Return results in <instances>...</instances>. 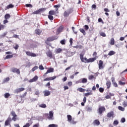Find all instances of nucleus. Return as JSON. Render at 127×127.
Wrapping results in <instances>:
<instances>
[{
  "instance_id": "1",
  "label": "nucleus",
  "mask_w": 127,
  "mask_h": 127,
  "mask_svg": "<svg viewBox=\"0 0 127 127\" xmlns=\"http://www.w3.org/2000/svg\"><path fill=\"white\" fill-rule=\"evenodd\" d=\"M79 57L81 62L83 63H90L94 62V61H95V60L97 59L96 58H92L89 59H87V58H84V55L81 54L79 55Z\"/></svg>"
},
{
  "instance_id": "2",
  "label": "nucleus",
  "mask_w": 127,
  "mask_h": 127,
  "mask_svg": "<svg viewBox=\"0 0 127 127\" xmlns=\"http://www.w3.org/2000/svg\"><path fill=\"white\" fill-rule=\"evenodd\" d=\"M11 115L12 116H13L11 119H12L13 122H16V121L18 120V118H17V115H16V113H15V112L12 111L11 112Z\"/></svg>"
},
{
  "instance_id": "3",
  "label": "nucleus",
  "mask_w": 127,
  "mask_h": 127,
  "mask_svg": "<svg viewBox=\"0 0 127 127\" xmlns=\"http://www.w3.org/2000/svg\"><path fill=\"white\" fill-rule=\"evenodd\" d=\"M73 12V9H69L67 11H65L64 13V17H68V16Z\"/></svg>"
},
{
  "instance_id": "4",
  "label": "nucleus",
  "mask_w": 127,
  "mask_h": 127,
  "mask_svg": "<svg viewBox=\"0 0 127 127\" xmlns=\"http://www.w3.org/2000/svg\"><path fill=\"white\" fill-rule=\"evenodd\" d=\"M12 121L10 116L8 117L7 120L5 121L4 123L5 127H7V126H10V122Z\"/></svg>"
},
{
  "instance_id": "5",
  "label": "nucleus",
  "mask_w": 127,
  "mask_h": 127,
  "mask_svg": "<svg viewBox=\"0 0 127 127\" xmlns=\"http://www.w3.org/2000/svg\"><path fill=\"white\" fill-rule=\"evenodd\" d=\"M106 111V108L104 106L99 107L98 112L99 115H102L103 113H104Z\"/></svg>"
},
{
  "instance_id": "6",
  "label": "nucleus",
  "mask_w": 127,
  "mask_h": 127,
  "mask_svg": "<svg viewBox=\"0 0 127 127\" xmlns=\"http://www.w3.org/2000/svg\"><path fill=\"white\" fill-rule=\"evenodd\" d=\"M24 90H25V88H24L23 87L18 88L16 89L14 91V94H18L19 93H21V92H23V91H24Z\"/></svg>"
},
{
  "instance_id": "7",
  "label": "nucleus",
  "mask_w": 127,
  "mask_h": 127,
  "mask_svg": "<svg viewBox=\"0 0 127 127\" xmlns=\"http://www.w3.org/2000/svg\"><path fill=\"white\" fill-rule=\"evenodd\" d=\"M25 53L27 56H30L31 57H36L37 56L35 53H33L30 51H26Z\"/></svg>"
},
{
  "instance_id": "8",
  "label": "nucleus",
  "mask_w": 127,
  "mask_h": 127,
  "mask_svg": "<svg viewBox=\"0 0 127 127\" xmlns=\"http://www.w3.org/2000/svg\"><path fill=\"white\" fill-rule=\"evenodd\" d=\"M98 66L99 70H102L104 69V62L102 60H100L98 64Z\"/></svg>"
},
{
  "instance_id": "9",
  "label": "nucleus",
  "mask_w": 127,
  "mask_h": 127,
  "mask_svg": "<svg viewBox=\"0 0 127 127\" xmlns=\"http://www.w3.org/2000/svg\"><path fill=\"white\" fill-rule=\"evenodd\" d=\"M107 117L109 119H111V118L114 119V118H115V113H114V111H111L110 112L107 114Z\"/></svg>"
},
{
  "instance_id": "10",
  "label": "nucleus",
  "mask_w": 127,
  "mask_h": 127,
  "mask_svg": "<svg viewBox=\"0 0 127 127\" xmlns=\"http://www.w3.org/2000/svg\"><path fill=\"white\" fill-rule=\"evenodd\" d=\"M58 39V37L57 36L50 37L47 38V41L48 42L54 41V40H56Z\"/></svg>"
},
{
  "instance_id": "11",
  "label": "nucleus",
  "mask_w": 127,
  "mask_h": 127,
  "mask_svg": "<svg viewBox=\"0 0 127 127\" xmlns=\"http://www.w3.org/2000/svg\"><path fill=\"white\" fill-rule=\"evenodd\" d=\"M87 82H88V79L85 78H83L77 81L76 83L78 84H79V83H83V84H85V83H87Z\"/></svg>"
},
{
  "instance_id": "12",
  "label": "nucleus",
  "mask_w": 127,
  "mask_h": 127,
  "mask_svg": "<svg viewBox=\"0 0 127 127\" xmlns=\"http://www.w3.org/2000/svg\"><path fill=\"white\" fill-rule=\"evenodd\" d=\"M47 115L48 116V119L49 120H54V118H53V112L52 111H50L49 112V114H47Z\"/></svg>"
},
{
  "instance_id": "13",
  "label": "nucleus",
  "mask_w": 127,
  "mask_h": 127,
  "mask_svg": "<svg viewBox=\"0 0 127 127\" xmlns=\"http://www.w3.org/2000/svg\"><path fill=\"white\" fill-rule=\"evenodd\" d=\"M11 71L13 73H16L17 74H20V70L19 69H17L15 67H12L11 68Z\"/></svg>"
},
{
  "instance_id": "14",
  "label": "nucleus",
  "mask_w": 127,
  "mask_h": 127,
  "mask_svg": "<svg viewBox=\"0 0 127 127\" xmlns=\"http://www.w3.org/2000/svg\"><path fill=\"white\" fill-rule=\"evenodd\" d=\"M54 72V68H49L47 72L43 75V76L44 77H45V76H46V75H47V74H48V73H52Z\"/></svg>"
},
{
  "instance_id": "15",
  "label": "nucleus",
  "mask_w": 127,
  "mask_h": 127,
  "mask_svg": "<svg viewBox=\"0 0 127 127\" xmlns=\"http://www.w3.org/2000/svg\"><path fill=\"white\" fill-rule=\"evenodd\" d=\"M38 80V76L37 75H35L32 79L29 80V82L30 83H32L33 82H36Z\"/></svg>"
},
{
  "instance_id": "16",
  "label": "nucleus",
  "mask_w": 127,
  "mask_h": 127,
  "mask_svg": "<svg viewBox=\"0 0 127 127\" xmlns=\"http://www.w3.org/2000/svg\"><path fill=\"white\" fill-rule=\"evenodd\" d=\"M67 118L68 123H70V124H74V122H72V116L71 115H67Z\"/></svg>"
},
{
  "instance_id": "17",
  "label": "nucleus",
  "mask_w": 127,
  "mask_h": 127,
  "mask_svg": "<svg viewBox=\"0 0 127 127\" xmlns=\"http://www.w3.org/2000/svg\"><path fill=\"white\" fill-rule=\"evenodd\" d=\"M100 124L101 123H100V121H99V120H95L93 122V126H100Z\"/></svg>"
},
{
  "instance_id": "18",
  "label": "nucleus",
  "mask_w": 127,
  "mask_h": 127,
  "mask_svg": "<svg viewBox=\"0 0 127 127\" xmlns=\"http://www.w3.org/2000/svg\"><path fill=\"white\" fill-rule=\"evenodd\" d=\"M106 85L107 87V89H110L111 88V86H112V83L111 82V81L107 80L106 81Z\"/></svg>"
},
{
  "instance_id": "19",
  "label": "nucleus",
  "mask_w": 127,
  "mask_h": 127,
  "mask_svg": "<svg viewBox=\"0 0 127 127\" xmlns=\"http://www.w3.org/2000/svg\"><path fill=\"white\" fill-rule=\"evenodd\" d=\"M13 7H14V5L12 4H10L5 7V10H6V9H9V8H12Z\"/></svg>"
},
{
  "instance_id": "20",
  "label": "nucleus",
  "mask_w": 127,
  "mask_h": 127,
  "mask_svg": "<svg viewBox=\"0 0 127 127\" xmlns=\"http://www.w3.org/2000/svg\"><path fill=\"white\" fill-rule=\"evenodd\" d=\"M44 96L47 97L48 96H50L51 93L50 91L48 90H45L44 91Z\"/></svg>"
},
{
  "instance_id": "21",
  "label": "nucleus",
  "mask_w": 127,
  "mask_h": 127,
  "mask_svg": "<svg viewBox=\"0 0 127 127\" xmlns=\"http://www.w3.org/2000/svg\"><path fill=\"white\" fill-rule=\"evenodd\" d=\"M47 56L50 57V58H52L53 54L51 51H49L46 53Z\"/></svg>"
},
{
  "instance_id": "22",
  "label": "nucleus",
  "mask_w": 127,
  "mask_h": 127,
  "mask_svg": "<svg viewBox=\"0 0 127 127\" xmlns=\"http://www.w3.org/2000/svg\"><path fill=\"white\" fill-rule=\"evenodd\" d=\"M63 51V50H62L61 48L56 49V53L57 54H59V53H61Z\"/></svg>"
},
{
  "instance_id": "23",
  "label": "nucleus",
  "mask_w": 127,
  "mask_h": 127,
  "mask_svg": "<svg viewBox=\"0 0 127 127\" xmlns=\"http://www.w3.org/2000/svg\"><path fill=\"white\" fill-rule=\"evenodd\" d=\"M92 95H93V92H92V91H90V92H87L86 93H85L84 94V96L85 97H88V96H91Z\"/></svg>"
},
{
  "instance_id": "24",
  "label": "nucleus",
  "mask_w": 127,
  "mask_h": 127,
  "mask_svg": "<svg viewBox=\"0 0 127 127\" xmlns=\"http://www.w3.org/2000/svg\"><path fill=\"white\" fill-rule=\"evenodd\" d=\"M110 45H115V39L112 38L110 43Z\"/></svg>"
},
{
  "instance_id": "25",
  "label": "nucleus",
  "mask_w": 127,
  "mask_h": 127,
  "mask_svg": "<svg viewBox=\"0 0 127 127\" xmlns=\"http://www.w3.org/2000/svg\"><path fill=\"white\" fill-rule=\"evenodd\" d=\"M49 14L50 15H55V14H56V13L55 11L52 10H50L49 12Z\"/></svg>"
},
{
  "instance_id": "26",
  "label": "nucleus",
  "mask_w": 127,
  "mask_h": 127,
  "mask_svg": "<svg viewBox=\"0 0 127 127\" xmlns=\"http://www.w3.org/2000/svg\"><path fill=\"white\" fill-rule=\"evenodd\" d=\"M115 54H116V52H115L114 51H111L108 53L109 56H112L113 55H115Z\"/></svg>"
},
{
  "instance_id": "27",
  "label": "nucleus",
  "mask_w": 127,
  "mask_h": 127,
  "mask_svg": "<svg viewBox=\"0 0 127 127\" xmlns=\"http://www.w3.org/2000/svg\"><path fill=\"white\" fill-rule=\"evenodd\" d=\"M4 97L5 99H8V98H9L10 97V94L9 93H5L4 95Z\"/></svg>"
},
{
  "instance_id": "28",
  "label": "nucleus",
  "mask_w": 127,
  "mask_h": 127,
  "mask_svg": "<svg viewBox=\"0 0 127 127\" xmlns=\"http://www.w3.org/2000/svg\"><path fill=\"white\" fill-rule=\"evenodd\" d=\"M10 14L7 13L4 16L5 19H9V18H10Z\"/></svg>"
},
{
  "instance_id": "29",
  "label": "nucleus",
  "mask_w": 127,
  "mask_h": 127,
  "mask_svg": "<svg viewBox=\"0 0 127 127\" xmlns=\"http://www.w3.org/2000/svg\"><path fill=\"white\" fill-rule=\"evenodd\" d=\"M40 108H42L43 109H45L46 108V104H42L39 105Z\"/></svg>"
},
{
  "instance_id": "30",
  "label": "nucleus",
  "mask_w": 127,
  "mask_h": 127,
  "mask_svg": "<svg viewBox=\"0 0 127 127\" xmlns=\"http://www.w3.org/2000/svg\"><path fill=\"white\" fill-rule=\"evenodd\" d=\"M13 57V56L12 55H7L4 59H9L10 58H12Z\"/></svg>"
},
{
  "instance_id": "31",
  "label": "nucleus",
  "mask_w": 127,
  "mask_h": 127,
  "mask_svg": "<svg viewBox=\"0 0 127 127\" xmlns=\"http://www.w3.org/2000/svg\"><path fill=\"white\" fill-rule=\"evenodd\" d=\"M40 13H40V11L39 9L36 11H34L32 13L33 14H40Z\"/></svg>"
},
{
  "instance_id": "32",
  "label": "nucleus",
  "mask_w": 127,
  "mask_h": 127,
  "mask_svg": "<svg viewBox=\"0 0 127 127\" xmlns=\"http://www.w3.org/2000/svg\"><path fill=\"white\" fill-rule=\"evenodd\" d=\"M112 96H114V95L112 94V93H109V95H107L106 97H105V99H111V97H112Z\"/></svg>"
},
{
  "instance_id": "33",
  "label": "nucleus",
  "mask_w": 127,
  "mask_h": 127,
  "mask_svg": "<svg viewBox=\"0 0 127 127\" xmlns=\"http://www.w3.org/2000/svg\"><path fill=\"white\" fill-rule=\"evenodd\" d=\"M77 91H79V92H85L86 91V89L80 87L77 89Z\"/></svg>"
},
{
  "instance_id": "34",
  "label": "nucleus",
  "mask_w": 127,
  "mask_h": 127,
  "mask_svg": "<svg viewBox=\"0 0 127 127\" xmlns=\"http://www.w3.org/2000/svg\"><path fill=\"white\" fill-rule=\"evenodd\" d=\"M79 31L81 33L83 34V35H86V32L85 31V30L84 29L80 28L79 29Z\"/></svg>"
},
{
  "instance_id": "35",
  "label": "nucleus",
  "mask_w": 127,
  "mask_h": 127,
  "mask_svg": "<svg viewBox=\"0 0 127 127\" xmlns=\"http://www.w3.org/2000/svg\"><path fill=\"white\" fill-rule=\"evenodd\" d=\"M19 47V46L18 45V44H15V45H13V48L15 50H17V49H18Z\"/></svg>"
},
{
  "instance_id": "36",
  "label": "nucleus",
  "mask_w": 127,
  "mask_h": 127,
  "mask_svg": "<svg viewBox=\"0 0 127 127\" xmlns=\"http://www.w3.org/2000/svg\"><path fill=\"white\" fill-rule=\"evenodd\" d=\"M118 109L120 111H122V112H125V108L122 107V106H119L118 107Z\"/></svg>"
},
{
  "instance_id": "37",
  "label": "nucleus",
  "mask_w": 127,
  "mask_h": 127,
  "mask_svg": "<svg viewBox=\"0 0 127 127\" xmlns=\"http://www.w3.org/2000/svg\"><path fill=\"white\" fill-rule=\"evenodd\" d=\"M57 78V76H55L53 77H49V81H52V80H55V79H56Z\"/></svg>"
},
{
  "instance_id": "38",
  "label": "nucleus",
  "mask_w": 127,
  "mask_h": 127,
  "mask_svg": "<svg viewBox=\"0 0 127 127\" xmlns=\"http://www.w3.org/2000/svg\"><path fill=\"white\" fill-rule=\"evenodd\" d=\"M100 36H102V37H106L107 36V35L103 32L100 33Z\"/></svg>"
},
{
  "instance_id": "39",
  "label": "nucleus",
  "mask_w": 127,
  "mask_h": 127,
  "mask_svg": "<svg viewBox=\"0 0 127 127\" xmlns=\"http://www.w3.org/2000/svg\"><path fill=\"white\" fill-rule=\"evenodd\" d=\"M6 34H7V33H4L2 35H0V38H4V37L6 36Z\"/></svg>"
},
{
  "instance_id": "40",
  "label": "nucleus",
  "mask_w": 127,
  "mask_h": 127,
  "mask_svg": "<svg viewBox=\"0 0 127 127\" xmlns=\"http://www.w3.org/2000/svg\"><path fill=\"white\" fill-rule=\"evenodd\" d=\"M65 42L66 40H65V39L62 40L60 41V43H61L62 45H65L66 43Z\"/></svg>"
},
{
  "instance_id": "41",
  "label": "nucleus",
  "mask_w": 127,
  "mask_h": 127,
  "mask_svg": "<svg viewBox=\"0 0 127 127\" xmlns=\"http://www.w3.org/2000/svg\"><path fill=\"white\" fill-rule=\"evenodd\" d=\"M8 81H9V77H6L4 79L3 82V83H6V82H8Z\"/></svg>"
},
{
  "instance_id": "42",
  "label": "nucleus",
  "mask_w": 127,
  "mask_h": 127,
  "mask_svg": "<svg viewBox=\"0 0 127 127\" xmlns=\"http://www.w3.org/2000/svg\"><path fill=\"white\" fill-rule=\"evenodd\" d=\"M48 18L50 20H53V19H54V17H53L52 15H48Z\"/></svg>"
},
{
  "instance_id": "43",
  "label": "nucleus",
  "mask_w": 127,
  "mask_h": 127,
  "mask_svg": "<svg viewBox=\"0 0 127 127\" xmlns=\"http://www.w3.org/2000/svg\"><path fill=\"white\" fill-rule=\"evenodd\" d=\"M39 10H40V12H43L44 11H45V10H46V8H41L39 9Z\"/></svg>"
},
{
  "instance_id": "44",
  "label": "nucleus",
  "mask_w": 127,
  "mask_h": 127,
  "mask_svg": "<svg viewBox=\"0 0 127 127\" xmlns=\"http://www.w3.org/2000/svg\"><path fill=\"white\" fill-rule=\"evenodd\" d=\"M35 33L36 34H38V35H39L40 34V33H41V32H40V30H39V29L36 30Z\"/></svg>"
},
{
  "instance_id": "45",
  "label": "nucleus",
  "mask_w": 127,
  "mask_h": 127,
  "mask_svg": "<svg viewBox=\"0 0 127 127\" xmlns=\"http://www.w3.org/2000/svg\"><path fill=\"white\" fill-rule=\"evenodd\" d=\"M4 25L2 24H0V30H3V29H4Z\"/></svg>"
},
{
  "instance_id": "46",
  "label": "nucleus",
  "mask_w": 127,
  "mask_h": 127,
  "mask_svg": "<svg viewBox=\"0 0 127 127\" xmlns=\"http://www.w3.org/2000/svg\"><path fill=\"white\" fill-rule=\"evenodd\" d=\"M38 69V66H35L32 68V72H34V71H35V70H37Z\"/></svg>"
},
{
  "instance_id": "47",
  "label": "nucleus",
  "mask_w": 127,
  "mask_h": 127,
  "mask_svg": "<svg viewBox=\"0 0 127 127\" xmlns=\"http://www.w3.org/2000/svg\"><path fill=\"white\" fill-rule=\"evenodd\" d=\"M119 85L121 86H124V85H126V82H123L121 80L119 81Z\"/></svg>"
},
{
  "instance_id": "48",
  "label": "nucleus",
  "mask_w": 127,
  "mask_h": 127,
  "mask_svg": "<svg viewBox=\"0 0 127 127\" xmlns=\"http://www.w3.org/2000/svg\"><path fill=\"white\" fill-rule=\"evenodd\" d=\"M104 91H105V89L104 88L100 87L99 88V92L100 93H104Z\"/></svg>"
},
{
  "instance_id": "49",
  "label": "nucleus",
  "mask_w": 127,
  "mask_h": 127,
  "mask_svg": "<svg viewBox=\"0 0 127 127\" xmlns=\"http://www.w3.org/2000/svg\"><path fill=\"white\" fill-rule=\"evenodd\" d=\"M95 78V76L93 75H91L88 77L89 80H92V79H94Z\"/></svg>"
},
{
  "instance_id": "50",
  "label": "nucleus",
  "mask_w": 127,
  "mask_h": 127,
  "mask_svg": "<svg viewBox=\"0 0 127 127\" xmlns=\"http://www.w3.org/2000/svg\"><path fill=\"white\" fill-rule=\"evenodd\" d=\"M113 84V86H114L115 88H118V83H117V82H114Z\"/></svg>"
},
{
  "instance_id": "51",
  "label": "nucleus",
  "mask_w": 127,
  "mask_h": 127,
  "mask_svg": "<svg viewBox=\"0 0 127 127\" xmlns=\"http://www.w3.org/2000/svg\"><path fill=\"white\" fill-rule=\"evenodd\" d=\"M35 95L36 96H39V95H40V92L38 91H35Z\"/></svg>"
},
{
  "instance_id": "52",
  "label": "nucleus",
  "mask_w": 127,
  "mask_h": 127,
  "mask_svg": "<svg viewBox=\"0 0 127 127\" xmlns=\"http://www.w3.org/2000/svg\"><path fill=\"white\" fill-rule=\"evenodd\" d=\"M84 29L85 30H88L89 29V26L88 25H84Z\"/></svg>"
},
{
  "instance_id": "53",
  "label": "nucleus",
  "mask_w": 127,
  "mask_h": 127,
  "mask_svg": "<svg viewBox=\"0 0 127 127\" xmlns=\"http://www.w3.org/2000/svg\"><path fill=\"white\" fill-rule=\"evenodd\" d=\"M67 85L68 86H69V87H71V86H72V85H73V83L72 82V81H69L67 83Z\"/></svg>"
},
{
  "instance_id": "54",
  "label": "nucleus",
  "mask_w": 127,
  "mask_h": 127,
  "mask_svg": "<svg viewBox=\"0 0 127 127\" xmlns=\"http://www.w3.org/2000/svg\"><path fill=\"white\" fill-rule=\"evenodd\" d=\"M114 125H116V126L119 125V121L117 120L114 121L113 123Z\"/></svg>"
},
{
  "instance_id": "55",
  "label": "nucleus",
  "mask_w": 127,
  "mask_h": 127,
  "mask_svg": "<svg viewBox=\"0 0 127 127\" xmlns=\"http://www.w3.org/2000/svg\"><path fill=\"white\" fill-rule=\"evenodd\" d=\"M30 127V124L29 123H26L23 127Z\"/></svg>"
},
{
  "instance_id": "56",
  "label": "nucleus",
  "mask_w": 127,
  "mask_h": 127,
  "mask_svg": "<svg viewBox=\"0 0 127 127\" xmlns=\"http://www.w3.org/2000/svg\"><path fill=\"white\" fill-rule=\"evenodd\" d=\"M49 127H56V125L55 124H50L48 126Z\"/></svg>"
},
{
  "instance_id": "57",
  "label": "nucleus",
  "mask_w": 127,
  "mask_h": 127,
  "mask_svg": "<svg viewBox=\"0 0 127 127\" xmlns=\"http://www.w3.org/2000/svg\"><path fill=\"white\" fill-rule=\"evenodd\" d=\"M98 22H102V23H104V21L103 20V19L101 18H99L98 19Z\"/></svg>"
},
{
  "instance_id": "58",
  "label": "nucleus",
  "mask_w": 127,
  "mask_h": 127,
  "mask_svg": "<svg viewBox=\"0 0 127 127\" xmlns=\"http://www.w3.org/2000/svg\"><path fill=\"white\" fill-rule=\"evenodd\" d=\"M104 11L105 12H110V10L108 8H104Z\"/></svg>"
},
{
  "instance_id": "59",
  "label": "nucleus",
  "mask_w": 127,
  "mask_h": 127,
  "mask_svg": "<svg viewBox=\"0 0 127 127\" xmlns=\"http://www.w3.org/2000/svg\"><path fill=\"white\" fill-rule=\"evenodd\" d=\"M26 7H32V5L31 4H26Z\"/></svg>"
},
{
  "instance_id": "60",
  "label": "nucleus",
  "mask_w": 127,
  "mask_h": 127,
  "mask_svg": "<svg viewBox=\"0 0 127 127\" xmlns=\"http://www.w3.org/2000/svg\"><path fill=\"white\" fill-rule=\"evenodd\" d=\"M39 69L40 70H44V67L42 65H41L39 66Z\"/></svg>"
},
{
  "instance_id": "61",
  "label": "nucleus",
  "mask_w": 127,
  "mask_h": 127,
  "mask_svg": "<svg viewBox=\"0 0 127 127\" xmlns=\"http://www.w3.org/2000/svg\"><path fill=\"white\" fill-rule=\"evenodd\" d=\"M12 38H18V35H17L16 34H14L13 35Z\"/></svg>"
},
{
  "instance_id": "62",
  "label": "nucleus",
  "mask_w": 127,
  "mask_h": 127,
  "mask_svg": "<svg viewBox=\"0 0 127 127\" xmlns=\"http://www.w3.org/2000/svg\"><path fill=\"white\" fill-rule=\"evenodd\" d=\"M126 122V119L125 118H123L121 119V123H125Z\"/></svg>"
},
{
  "instance_id": "63",
  "label": "nucleus",
  "mask_w": 127,
  "mask_h": 127,
  "mask_svg": "<svg viewBox=\"0 0 127 127\" xmlns=\"http://www.w3.org/2000/svg\"><path fill=\"white\" fill-rule=\"evenodd\" d=\"M92 8H94V9H96V8H97V6L95 4H93L92 5Z\"/></svg>"
},
{
  "instance_id": "64",
  "label": "nucleus",
  "mask_w": 127,
  "mask_h": 127,
  "mask_svg": "<svg viewBox=\"0 0 127 127\" xmlns=\"http://www.w3.org/2000/svg\"><path fill=\"white\" fill-rule=\"evenodd\" d=\"M60 6H61L60 4H57V5H54V7H55L56 8H57V7H60Z\"/></svg>"
}]
</instances>
